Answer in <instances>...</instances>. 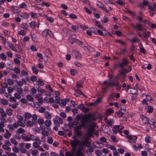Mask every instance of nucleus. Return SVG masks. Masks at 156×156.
Wrapping results in <instances>:
<instances>
[{
    "instance_id": "1",
    "label": "nucleus",
    "mask_w": 156,
    "mask_h": 156,
    "mask_svg": "<svg viewBox=\"0 0 156 156\" xmlns=\"http://www.w3.org/2000/svg\"><path fill=\"white\" fill-rule=\"evenodd\" d=\"M130 25L137 31H142L143 30V27L142 24L136 23V24L135 25L133 23H131Z\"/></svg>"
},
{
    "instance_id": "2",
    "label": "nucleus",
    "mask_w": 156,
    "mask_h": 156,
    "mask_svg": "<svg viewBox=\"0 0 156 156\" xmlns=\"http://www.w3.org/2000/svg\"><path fill=\"white\" fill-rule=\"evenodd\" d=\"M21 119H20V120H18L16 122L13 124V126L15 129L17 128L19 126L22 127H25V124L22 122Z\"/></svg>"
},
{
    "instance_id": "3",
    "label": "nucleus",
    "mask_w": 156,
    "mask_h": 156,
    "mask_svg": "<svg viewBox=\"0 0 156 156\" xmlns=\"http://www.w3.org/2000/svg\"><path fill=\"white\" fill-rule=\"evenodd\" d=\"M81 129V126H75L74 128V133L78 136H82V132L80 130Z\"/></svg>"
},
{
    "instance_id": "4",
    "label": "nucleus",
    "mask_w": 156,
    "mask_h": 156,
    "mask_svg": "<svg viewBox=\"0 0 156 156\" xmlns=\"http://www.w3.org/2000/svg\"><path fill=\"white\" fill-rule=\"evenodd\" d=\"M55 119L54 120V123L57 126H59L63 123L62 119L60 117L56 116Z\"/></svg>"
},
{
    "instance_id": "5",
    "label": "nucleus",
    "mask_w": 156,
    "mask_h": 156,
    "mask_svg": "<svg viewBox=\"0 0 156 156\" xmlns=\"http://www.w3.org/2000/svg\"><path fill=\"white\" fill-rule=\"evenodd\" d=\"M34 137V136L33 135H30V137H29L27 136L26 134L23 133L21 136V137L22 140L25 141H29L31 140H33V139H32V138Z\"/></svg>"
},
{
    "instance_id": "6",
    "label": "nucleus",
    "mask_w": 156,
    "mask_h": 156,
    "mask_svg": "<svg viewBox=\"0 0 156 156\" xmlns=\"http://www.w3.org/2000/svg\"><path fill=\"white\" fill-rule=\"evenodd\" d=\"M79 143L80 140H78L74 139L71 140L70 142V144L73 147L72 149H76V146L79 144Z\"/></svg>"
},
{
    "instance_id": "7",
    "label": "nucleus",
    "mask_w": 156,
    "mask_h": 156,
    "mask_svg": "<svg viewBox=\"0 0 156 156\" xmlns=\"http://www.w3.org/2000/svg\"><path fill=\"white\" fill-rule=\"evenodd\" d=\"M128 64V62L126 58H124L122 59V61L119 63L118 64V67L120 68H124L123 67Z\"/></svg>"
},
{
    "instance_id": "8",
    "label": "nucleus",
    "mask_w": 156,
    "mask_h": 156,
    "mask_svg": "<svg viewBox=\"0 0 156 156\" xmlns=\"http://www.w3.org/2000/svg\"><path fill=\"white\" fill-rule=\"evenodd\" d=\"M73 55L77 59H80L81 58V54L77 51L73 50L72 51Z\"/></svg>"
},
{
    "instance_id": "9",
    "label": "nucleus",
    "mask_w": 156,
    "mask_h": 156,
    "mask_svg": "<svg viewBox=\"0 0 156 156\" xmlns=\"http://www.w3.org/2000/svg\"><path fill=\"white\" fill-rule=\"evenodd\" d=\"M89 118L87 117H85L83 118V119L81 120V125L79 126H81V128L83 126L85 127L86 126V123L88 122L89 120Z\"/></svg>"
},
{
    "instance_id": "10",
    "label": "nucleus",
    "mask_w": 156,
    "mask_h": 156,
    "mask_svg": "<svg viewBox=\"0 0 156 156\" xmlns=\"http://www.w3.org/2000/svg\"><path fill=\"white\" fill-rule=\"evenodd\" d=\"M103 84L106 85L107 86V87H108V85L112 87L114 86H116V83L115 81H114L111 82H109L107 81H105L103 83Z\"/></svg>"
},
{
    "instance_id": "11",
    "label": "nucleus",
    "mask_w": 156,
    "mask_h": 156,
    "mask_svg": "<svg viewBox=\"0 0 156 156\" xmlns=\"http://www.w3.org/2000/svg\"><path fill=\"white\" fill-rule=\"evenodd\" d=\"M12 11L14 13L20 12V10L18 7L16 6H12L10 8Z\"/></svg>"
},
{
    "instance_id": "12",
    "label": "nucleus",
    "mask_w": 156,
    "mask_h": 156,
    "mask_svg": "<svg viewBox=\"0 0 156 156\" xmlns=\"http://www.w3.org/2000/svg\"><path fill=\"white\" fill-rule=\"evenodd\" d=\"M26 123V125L27 126L31 127L34 124H37V122H34L30 120L27 121Z\"/></svg>"
},
{
    "instance_id": "13",
    "label": "nucleus",
    "mask_w": 156,
    "mask_h": 156,
    "mask_svg": "<svg viewBox=\"0 0 156 156\" xmlns=\"http://www.w3.org/2000/svg\"><path fill=\"white\" fill-rule=\"evenodd\" d=\"M141 118L144 123L146 124H149L150 125H151V123H150L149 122V119L147 117L142 116H141Z\"/></svg>"
},
{
    "instance_id": "14",
    "label": "nucleus",
    "mask_w": 156,
    "mask_h": 156,
    "mask_svg": "<svg viewBox=\"0 0 156 156\" xmlns=\"http://www.w3.org/2000/svg\"><path fill=\"white\" fill-rule=\"evenodd\" d=\"M149 5H149V2L147 1H144L142 3L139 4V6L141 8H143L144 6H148V7Z\"/></svg>"
},
{
    "instance_id": "15",
    "label": "nucleus",
    "mask_w": 156,
    "mask_h": 156,
    "mask_svg": "<svg viewBox=\"0 0 156 156\" xmlns=\"http://www.w3.org/2000/svg\"><path fill=\"white\" fill-rule=\"evenodd\" d=\"M148 9L154 12L156 10V3H153V5H151L148 6Z\"/></svg>"
},
{
    "instance_id": "16",
    "label": "nucleus",
    "mask_w": 156,
    "mask_h": 156,
    "mask_svg": "<svg viewBox=\"0 0 156 156\" xmlns=\"http://www.w3.org/2000/svg\"><path fill=\"white\" fill-rule=\"evenodd\" d=\"M88 131V136L90 138L93 137V133L94 132L93 129V128H90L87 130Z\"/></svg>"
},
{
    "instance_id": "17",
    "label": "nucleus",
    "mask_w": 156,
    "mask_h": 156,
    "mask_svg": "<svg viewBox=\"0 0 156 156\" xmlns=\"http://www.w3.org/2000/svg\"><path fill=\"white\" fill-rule=\"evenodd\" d=\"M128 73V71L126 69L124 68H122L120 71V73L124 76H126V74Z\"/></svg>"
},
{
    "instance_id": "18",
    "label": "nucleus",
    "mask_w": 156,
    "mask_h": 156,
    "mask_svg": "<svg viewBox=\"0 0 156 156\" xmlns=\"http://www.w3.org/2000/svg\"><path fill=\"white\" fill-rule=\"evenodd\" d=\"M143 36L144 38L147 39L151 35V33L149 31H143Z\"/></svg>"
},
{
    "instance_id": "19",
    "label": "nucleus",
    "mask_w": 156,
    "mask_h": 156,
    "mask_svg": "<svg viewBox=\"0 0 156 156\" xmlns=\"http://www.w3.org/2000/svg\"><path fill=\"white\" fill-rule=\"evenodd\" d=\"M0 114L3 118L6 117L7 115L6 113L4 111V109L1 108H0Z\"/></svg>"
},
{
    "instance_id": "20",
    "label": "nucleus",
    "mask_w": 156,
    "mask_h": 156,
    "mask_svg": "<svg viewBox=\"0 0 156 156\" xmlns=\"http://www.w3.org/2000/svg\"><path fill=\"white\" fill-rule=\"evenodd\" d=\"M119 126L118 125L115 126L113 127L112 129L114 133L116 134L118 133V130H119Z\"/></svg>"
},
{
    "instance_id": "21",
    "label": "nucleus",
    "mask_w": 156,
    "mask_h": 156,
    "mask_svg": "<svg viewBox=\"0 0 156 156\" xmlns=\"http://www.w3.org/2000/svg\"><path fill=\"white\" fill-rule=\"evenodd\" d=\"M44 123L46 127L48 128L51 125V122L50 120H47L44 122Z\"/></svg>"
},
{
    "instance_id": "22",
    "label": "nucleus",
    "mask_w": 156,
    "mask_h": 156,
    "mask_svg": "<svg viewBox=\"0 0 156 156\" xmlns=\"http://www.w3.org/2000/svg\"><path fill=\"white\" fill-rule=\"evenodd\" d=\"M81 94L85 96L83 93L80 90H77L75 91V95L76 97H79Z\"/></svg>"
},
{
    "instance_id": "23",
    "label": "nucleus",
    "mask_w": 156,
    "mask_h": 156,
    "mask_svg": "<svg viewBox=\"0 0 156 156\" xmlns=\"http://www.w3.org/2000/svg\"><path fill=\"white\" fill-rule=\"evenodd\" d=\"M81 149L80 147L78 149L76 154V156H84L83 153L81 152Z\"/></svg>"
},
{
    "instance_id": "24",
    "label": "nucleus",
    "mask_w": 156,
    "mask_h": 156,
    "mask_svg": "<svg viewBox=\"0 0 156 156\" xmlns=\"http://www.w3.org/2000/svg\"><path fill=\"white\" fill-rule=\"evenodd\" d=\"M49 29L44 30L42 32V35L44 37H46L48 35Z\"/></svg>"
},
{
    "instance_id": "25",
    "label": "nucleus",
    "mask_w": 156,
    "mask_h": 156,
    "mask_svg": "<svg viewBox=\"0 0 156 156\" xmlns=\"http://www.w3.org/2000/svg\"><path fill=\"white\" fill-rule=\"evenodd\" d=\"M25 132V130L21 127L19 128L16 131V133L18 134L23 133H24Z\"/></svg>"
},
{
    "instance_id": "26",
    "label": "nucleus",
    "mask_w": 156,
    "mask_h": 156,
    "mask_svg": "<svg viewBox=\"0 0 156 156\" xmlns=\"http://www.w3.org/2000/svg\"><path fill=\"white\" fill-rule=\"evenodd\" d=\"M20 26L23 29L26 30H28V26L27 23H23L21 24Z\"/></svg>"
},
{
    "instance_id": "27",
    "label": "nucleus",
    "mask_w": 156,
    "mask_h": 156,
    "mask_svg": "<svg viewBox=\"0 0 156 156\" xmlns=\"http://www.w3.org/2000/svg\"><path fill=\"white\" fill-rule=\"evenodd\" d=\"M44 115L47 119H50L51 118V115L50 113L48 112H45Z\"/></svg>"
},
{
    "instance_id": "28",
    "label": "nucleus",
    "mask_w": 156,
    "mask_h": 156,
    "mask_svg": "<svg viewBox=\"0 0 156 156\" xmlns=\"http://www.w3.org/2000/svg\"><path fill=\"white\" fill-rule=\"evenodd\" d=\"M20 17H23L24 19H27L29 15L27 13L24 12L20 14Z\"/></svg>"
},
{
    "instance_id": "29",
    "label": "nucleus",
    "mask_w": 156,
    "mask_h": 156,
    "mask_svg": "<svg viewBox=\"0 0 156 156\" xmlns=\"http://www.w3.org/2000/svg\"><path fill=\"white\" fill-rule=\"evenodd\" d=\"M26 148H20V150L21 152V153H23V154L26 153V154H27L28 156L30 155L29 153V152L28 151H26L25 149Z\"/></svg>"
},
{
    "instance_id": "30",
    "label": "nucleus",
    "mask_w": 156,
    "mask_h": 156,
    "mask_svg": "<svg viewBox=\"0 0 156 156\" xmlns=\"http://www.w3.org/2000/svg\"><path fill=\"white\" fill-rule=\"evenodd\" d=\"M13 110L11 109L7 108L6 110V113L9 116H11L12 115Z\"/></svg>"
},
{
    "instance_id": "31",
    "label": "nucleus",
    "mask_w": 156,
    "mask_h": 156,
    "mask_svg": "<svg viewBox=\"0 0 156 156\" xmlns=\"http://www.w3.org/2000/svg\"><path fill=\"white\" fill-rule=\"evenodd\" d=\"M1 103L4 105H7L8 104V100L3 99H1L0 100Z\"/></svg>"
},
{
    "instance_id": "32",
    "label": "nucleus",
    "mask_w": 156,
    "mask_h": 156,
    "mask_svg": "<svg viewBox=\"0 0 156 156\" xmlns=\"http://www.w3.org/2000/svg\"><path fill=\"white\" fill-rule=\"evenodd\" d=\"M137 93V90L135 88H131L130 93L132 94H136Z\"/></svg>"
},
{
    "instance_id": "33",
    "label": "nucleus",
    "mask_w": 156,
    "mask_h": 156,
    "mask_svg": "<svg viewBox=\"0 0 156 156\" xmlns=\"http://www.w3.org/2000/svg\"><path fill=\"white\" fill-rule=\"evenodd\" d=\"M4 126V124L3 122H0V132L4 133V129L3 128Z\"/></svg>"
},
{
    "instance_id": "34",
    "label": "nucleus",
    "mask_w": 156,
    "mask_h": 156,
    "mask_svg": "<svg viewBox=\"0 0 156 156\" xmlns=\"http://www.w3.org/2000/svg\"><path fill=\"white\" fill-rule=\"evenodd\" d=\"M41 134L44 136H48L49 134V133L48 131H46L45 129L43 130H42L41 133Z\"/></svg>"
},
{
    "instance_id": "35",
    "label": "nucleus",
    "mask_w": 156,
    "mask_h": 156,
    "mask_svg": "<svg viewBox=\"0 0 156 156\" xmlns=\"http://www.w3.org/2000/svg\"><path fill=\"white\" fill-rule=\"evenodd\" d=\"M152 123H151L150 125V127L153 128V129L155 131H156V122H152Z\"/></svg>"
},
{
    "instance_id": "36",
    "label": "nucleus",
    "mask_w": 156,
    "mask_h": 156,
    "mask_svg": "<svg viewBox=\"0 0 156 156\" xmlns=\"http://www.w3.org/2000/svg\"><path fill=\"white\" fill-rule=\"evenodd\" d=\"M11 134L8 132V133H5L3 134V136L6 139H9L11 136Z\"/></svg>"
},
{
    "instance_id": "37",
    "label": "nucleus",
    "mask_w": 156,
    "mask_h": 156,
    "mask_svg": "<svg viewBox=\"0 0 156 156\" xmlns=\"http://www.w3.org/2000/svg\"><path fill=\"white\" fill-rule=\"evenodd\" d=\"M70 70V73L72 75L74 76L77 73V71L76 69H71Z\"/></svg>"
},
{
    "instance_id": "38",
    "label": "nucleus",
    "mask_w": 156,
    "mask_h": 156,
    "mask_svg": "<svg viewBox=\"0 0 156 156\" xmlns=\"http://www.w3.org/2000/svg\"><path fill=\"white\" fill-rule=\"evenodd\" d=\"M107 115H110L111 114L114 112V110L112 108H110L107 110Z\"/></svg>"
},
{
    "instance_id": "39",
    "label": "nucleus",
    "mask_w": 156,
    "mask_h": 156,
    "mask_svg": "<svg viewBox=\"0 0 156 156\" xmlns=\"http://www.w3.org/2000/svg\"><path fill=\"white\" fill-rule=\"evenodd\" d=\"M115 42L119 43L121 44L122 45L125 46L126 44V42H124L122 40H117L115 41Z\"/></svg>"
},
{
    "instance_id": "40",
    "label": "nucleus",
    "mask_w": 156,
    "mask_h": 156,
    "mask_svg": "<svg viewBox=\"0 0 156 156\" xmlns=\"http://www.w3.org/2000/svg\"><path fill=\"white\" fill-rule=\"evenodd\" d=\"M31 39L34 42H36L37 41V37L36 35L34 34H31Z\"/></svg>"
},
{
    "instance_id": "41",
    "label": "nucleus",
    "mask_w": 156,
    "mask_h": 156,
    "mask_svg": "<svg viewBox=\"0 0 156 156\" xmlns=\"http://www.w3.org/2000/svg\"><path fill=\"white\" fill-rule=\"evenodd\" d=\"M9 146H8L7 145L4 144L2 145V147L6 151H11V149Z\"/></svg>"
},
{
    "instance_id": "42",
    "label": "nucleus",
    "mask_w": 156,
    "mask_h": 156,
    "mask_svg": "<svg viewBox=\"0 0 156 156\" xmlns=\"http://www.w3.org/2000/svg\"><path fill=\"white\" fill-rule=\"evenodd\" d=\"M36 83L40 86H42L44 84V82L42 81L40 79H39L36 82Z\"/></svg>"
},
{
    "instance_id": "43",
    "label": "nucleus",
    "mask_w": 156,
    "mask_h": 156,
    "mask_svg": "<svg viewBox=\"0 0 156 156\" xmlns=\"http://www.w3.org/2000/svg\"><path fill=\"white\" fill-rule=\"evenodd\" d=\"M41 144L38 143V142H34L33 143V146L35 148H38L40 147V144Z\"/></svg>"
},
{
    "instance_id": "44",
    "label": "nucleus",
    "mask_w": 156,
    "mask_h": 156,
    "mask_svg": "<svg viewBox=\"0 0 156 156\" xmlns=\"http://www.w3.org/2000/svg\"><path fill=\"white\" fill-rule=\"evenodd\" d=\"M153 111V108L150 106H147V112L148 113H151Z\"/></svg>"
},
{
    "instance_id": "45",
    "label": "nucleus",
    "mask_w": 156,
    "mask_h": 156,
    "mask_svg": "<svg viewBox=\"0 0 156 156\" xmlns=\"http://www.w3.org/2000/svg\"><path fill=\"white\" fill-rule=\"evenodd\" d=\"M26 98L29 101H34V98L30 95H26Z\"/></svg>"
},
{
    "instance_id": "46",
    "label": "nucleus",
    "mask_w": 156,
    "mask_h": 156,
    "mask_svg": "<svg viewBox=\"0 0 156 156\" xmlns=\"http://www.w3.org/2000/svg\"><path fill=\"white\" fill-rule=\"evenodd\" d=\"M24 116L26 118H30L31 117L32 115L30 113L27 112L25 113Z\"/></svg>"
},
{
    "instance_id": "47",
    "label": "nucleus",
    "mask_w": 156,
    "mask_h": 156,
    "mask_svg": "<svg viewBox=\"0 0 156 156\" xmlns=\"http://www.w3.org/2000/svg\"><path fill=\"white\" fill-rule=\"evenodd\" d=\"M71 27L73 30L76 32H78V27L76 26H73L72 25H71Z\"/></svg>"
},
{
    "instance_id": "48",
    "label": "nucleus",
    "mask_w": 156,
    "mask_h": 156,
    "mask_svg": "<svg viewBox=\"0 0 156 156\" xmlns=\"http://www.w3.org/2000/svg\"><path fill=\"white\" fill-rule=\"evenodd\" d=\"M45 17L46 18L47 20L50 23H53V22L54 20L52 17H49L47 15L45 16Z\"/></svg>"
},
{
    "instance_id": "49",
    "label": "nucleus",
    "mask_w": 156,
    "mask_h": 156,
    "mask_svg": "<svg viewBox=\"0 0 156 156\" xmlns=\"http://www.w3.org/2000/svg\"><path fill=\"white\" fill-rule=\"evenodd\" d=\"M31 69L32 70L33 73H34L35 74H37L38 72V70L35 66H33L31 68Z\"/></svg>"
},
{
    "instance_id": "50",
    "label": "nucleus",
    "mask_w": 156,
    "mask_h": 156,
    "mask_svg": "<svg viewBox=\"0 0 156 156\" xmlns=\"http://www.w3.org/2000/svg\"><path fill=\"white\" fill-rule=\"evenodd\" d=\"M146 98L149 101H151V102L153 103L154 102V101L152 100V99L149 95H146Z\"/></svg>"
},
{
    "instance_id": "51",
    "label": "nucleus",
    "mask_w": 156,
    "mask_h": 156,
    "mask_svg": "<svg viewBox=\"0 0 156 156\" xmlns=\"http://www.w3.org/2000/svg\"><path fill=\"white\" fill-rule=\"evenodd\" d=\"M96 5L98 7L101 8L104 5L102 3L99 1H98L96 3Z\"/></svg>"
},
{
    "instance_id": "52",
    "label": "nucleus",
    "mask_w": 156,
    "mask_h": 156,
    "mask_svg": "<svg viewBox=\"0 0 156 156\" xmlns=\"http://www.w3.org/2000/svg\"><path fill=\"white\" fill-rule=\"evenodd\" d=\"M12 150L14 152L18 153L19 152L20 149L16 146H14L13 147Z\"/></svg>"
},
{
    "instance_id": "53",
    "label": "nucleus",
    "mask_w": 156,
    "mask_h": 156,
    "mask_svg": "<svg viewBox=\"0 0 156 156\" xmlns=\"http://www.w3.org/2000/svg\"><path fill=\"white\" fill-rule=\"evenodd\" d=\"M37 122L38 124L40 125H43L44 122V120L43 119L40 118L38 119Z\"/></svg>"
},
{
    "instance_id": "54",
    "label": "nucleus",
    "mask_w": 156,
    "mask_h": 156,
    "mask_svg": "<svg viewBox=\"0 0 156 156\" xmlns=\"http://www.w3.org/2000/svg\"><path fill=\"white\" fill-rule=\"evenodd\" d=\"M13 71L16 73L17 74L20 73V69L17 67H15L14 68Z\"/></svg>"
},
{
    "instance_id": "55",
    "label": "nucleus",
    "mask_w": 156,
    "mask_h": 156,
    "mask_svg": "<svg viewBox=\"0 0 156 156\" xmlns=\"http://www.w3.org/2000/svg\"><path fill=\"white\" fill-rule=\"evenodd\" d=\"M10 141L12 143L14 144L15 145H17L18 144L17 142L14 138H11Z\"/></svg>"
},
{
    "instance_id": "56",
    "label": "nucleus",
    "mask_w": 156,
    "mask_h": 156,
    "mask_svg": "<svg viewBox=\"0 0 156 156\" xmlns=\"http://www.w3.org/2000/svg\"><path fill=\"white\" fill-rule=\"evenodd\" d=\"M45 110V108L41 107L38 109V112L40 113H43L44 112Z\"/></svg>"
},
{
    "instance_id": "57",
    "label": "nucleus",
    "mask_w": 156,
    "mask_h": 156,
    "mask_svg": "<svg viewBox=\"0 0 156 156\" xmlns=\"http://www.w3.org/2000/svg\"><path fill=\"white\" fill-rule=\"evenodd\" d=\"M29 24L31 28H34L35 26V22L34 21H32Z\"/></svg>"
},
{
    "instance_id": "58",
    "label": "nucleus",
    "mask_w": 156,
    "mask_h": 156,
    "mask_svg": "<svg viewBox=\"0 0 156 156\" xmlns=\"http://www.w3.org/2000/svg\"><path fill=\"white\" fill-rule=\"evenodd\" d=\"M95 154L98 156H101L102 154L101 151L98 149L96 150Z\"/></svg>"
},
{
    "instance_id": "59",
    "label": "nucleus",
    "mask_w": 156,
    "mask_h": 156,
    "mask_svg": "<svg viewBox=\"0 0 156 156\" xmlns=\"http://www.w3.org/2000/svg\"><path fill=\"white\" fill-rule=\"evenodd\" d=\"M53 142V139L51 137H48L47 138V142L50 144H51Z\"/></svg>"
},
{
    "instance_id": "60",
    "label": "nucleus",
    "mask_w": 156,
    "mask_h": 156,
    "mask_svg": "<svg viewBox=\"0 0 156 156\" xmlns=\"http://www.w3.org/2000/svg\"><path fill=\"white\" fill-rule=\"evenodd\" d=\"M9 47L11 48V49L13 51L17 52V50L16 48H15L13 45L12 44H10L9 45Z\"/></svg>"
},
{
    "instance_id": "61",
    "label": "nucleus",
    "mask_w": 156,
    "mask_h": 156,
    "mask_svg": "<svg viewBox=\"0 0 156 156\" xmlns=\"http://www.w3.org/2000/svg\"><path fill=\"white\" fill-rule=\"evenodd\" d=\"M8 156H16V154L14 152L10 153L9 152H6Z\"/></svg>"
},
{
    "instance_id": "62",
    "label": "nucleus",
    "mask_w": 156,
    "mask_h": 156,
    "mask_svg": "<svg viewBox=\"0 0 156 156\" xmlns=\"http://www.w3.org/2000/svg\"><path fill=\"white\" fill-rule=\"evenodd\" d=\"M17 92L19 94H21L23 92L22 88L20 87H18L17 89Z\"/></svg>"
},
{
    "instance_id": "63",
    "label": "nucleus",
    "mask_w": 156,
    "mask_h": 156,
    "mask_svg": "<svg viewBox=\"0 0 156 156\" xmlns=\"http://www.w3.org/2000/svg\"><path fill=\"white\" fill-rule=\"evenodd\" d=\"M83 82H80V83H79L78 82H77L76 83V87L78 88H79L81 87H82V84Z\"/></svg>"
},
{
    "instance_id": "64",
    "label": "nucleus",
    "mask_w": 156,
    "mask_h": 156,
    "mask_svg": "<svg viewBox=\"0 0 156 156\" xmlns=\"http://www.w3.org/2000/svg\"><path fill=\"white\" fill-rule=\"evenodd\" d=\"M95 23L96 25H97V26L98 27V28L100 29H102V26L100 24V23L98 22L96 20L95 21Z\"/></svg>"
}]
</instances>
